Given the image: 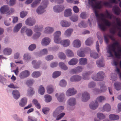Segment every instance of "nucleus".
Wrapping results in <instances>:
<instances>
[{
    "label": "nucleus",
    "instance_id": "46",
    "mask_svg": "<svg viewBox=\"0 0 121 121\" xmlns=\"http://www.w3.org/2000/svg\"><path fill=\"white\" fill-rule=\"evenodd\" d=\"M85 43L86 45L88 46H90L93 43L92 39L91 38H88L85 41Z\"/></svg>",
    "mask_w": 121,
    "mask_h": 121
},
{
    "label": "nucleus",
    "instance_id": "33",
    "mask_svg": "<svg viewBox=\"0 0 121 121\" xmlns=\"http://www.w3.org/2000/svg\"><path fill=\"white\" fill-rule=\"evenodd\" d=\"M41 74V73L40 72L35 71L32 73V76L33 77L37 78L39 77Z\"/></svg>",
    "mask_w": 121,
    "mask_h": 121
},
{
    "label": "nucleus",
    "instance_id": "57",
    "mask_svg": "<svg viewBox=\"0 0 121 121\" xmlns=\"http://www.w3.org/2000/svg\"><path fill=\"white\" fill-rule=\"evenodd\" d=\"M90 56L95 59H96L99 57L98 55L96 52H93L91 53L90 54Z\"/></svg>",
    "mask_w": 121,
    "mask_h": 121
},
{
    "label": "nucleus",
    "instance_id": "47",
    "mask_svg": "<svg viewBox=\"0 0 121 121\" xmlns=\"http://www.w3.org/2000/svg\"><path fill=\"white\" fill-rule=\"evenodd\" d=\"M60 72L56 71L54 72L53 73L52 77L53 78H56L59 76L61 74Z\"/></svg>",
    "mask_w": 121,
    "mask_h": 121
},
{
    "label": "nucleus",
    "instance_id": "54",
    "mask_svg": "<svg viewBox=\"0 0 121 121\" xmlns=\"http://www.w3.org/2000/svg\"><path fill=\"white\" fill-rule=\"evenodd\" d=\"M53 89L51 86H48L47 87V91L48 93L49 94L52 93L53 91Z\"/></svg>",
    "mask_w": 121,
    "mask_h": 121
},
{
    "label": "nucleus",
    "instance_id": "40",
    "mask_svg": "<svg viewBox=\"0 0 121 121\" xmlns=\"http://www.w3.org/2000/svg\"><path fill=\"white\" fill-rule=\"evenodd\" d=\"M59 65L60 67L62 69L65 70H66L68 69V68L64 64V63L62 62H60L59 63Z\"/></svg>",
    "mask_w": 121,
    "mask_h": 121
},
{
    "label": "nucleus",
    "instance_id": "45",
    "mask_svg": "<svg viewBox=\"0 0 121 121\" xmlns=\"http://www.w3.org/2000/svg\"><path fill=\"white\" fill-rule=\"evenodd\" d=\"M44 98H45V101L48 103L50 102L52 100V97L51 96L48 95H45Z\"/></svg>",
    "mask_w": 121,
    "mask_h": 121
},
{
    "label": "nucleus",
    "instance_id": "50",
    "mask_svg": "<svg viewBox=\"0 0 121 121\" xmlns=\"http://www.w3.org/2000/svg\"><path fill=\"white\" fill-rule=\"evenodd\" d=\"M36 45L35 44H32L30 45L28 49L30 51H32L36 48Z\"/></svg>",
    "mask_w": 121,
    "mask_h": 121
},
{
    "label": "nucleus",
    "instance_id": "15",
    "mask_svg": "<svg viewBox=\"0 0 121 121\" xmlns=\"http://www.w3.org/2000/svg\"><path fill=\"white\" fill-rule=\"evenodd\" d=\"M98 106V104L97 101H95V102H91L89 104L90 108L93 109H96Z\"/></svg>",
    "mask_w": 121,
    "mask_h": 121
},
{
    "label": "nucleus",
    "instance_id": "16",
    "mask_svg": "<svg viewBox=\"0 0 121 121\" xmlns=\"http://www.w3.org/2000/svg\"><path fill=\"white\" fill-rule=\"evenodd\" d=\"M12 94L14 98L16 99H18L20 96L19 92L17 90H15L13 91Z\"/></svg>",
    "mask_w": 121,
    "mask_h": 121
},
{
    "label": "nucleus",
    "instance_id": "64",
    "mask_svg": "<svg viewBox=\"0 0 121 121\" xmlns=\"http://www.w3.org/2000/svg\"><path fill=\"white\" fill-rule=\"evenodd\" d=\"M65 114L64 112H62L59 115L57 116L56 118V120H58L62 118L65 115Z\"/></svg>",
    "mask_w": 121,
    "mask_h": 121
},
{
    "label": "nucleus",
    "instance_id": "8",
    "mask_svg": "<svg viewBox=\"0 0 121 121\" xmlns=\"http://www.w3.org/2000/svg\"><path fill=\"white\" fill-rule=\"evenodd\" d=\"M54 11L56 13L61 12L63 11L64 9V7L63 5L59 6L56 5L53 7Z\"/></svg>",
    "mask_w": 121,
    "mask_h": 121
},
{
    "label": "nucleus",
    "instance_id": "27",
    "mask_svg": "<svg viewBox=\"0 0 121 121\" xmlns=\"http://www.w3.org/2000/svg\"><path fill=\"white\" fill-rule=\"evenodd\" d=\"M61 25L63 27H68L70 25V23L66 20H63L60 22Z\"/></svg>",
    "mask_w": 121,
    "mask_h": 121
},
{
    "label": "nucleus",
    "instance_id": "55",
    "mask_svg": "<svg viewBox=\"0 0 121 121\" xmlns=\"http://www.w3.org/2000/svg\"><path fill=\"white\" fill-rule=\"evenodd\" d=\"M64 109V106H60L58 107L56 109V111L58 112L59 113L62 112Z\"/></svg>",
    "mask_w": 121,
    "mask_h": 121
},
{
    "label": "nucleus",
    "instance_id": "26",
    "mask_svg": "<svg viewBox=\"0 0 121 121\" xmlns=\"http://www.w3.org/2000/svg\"><path fill=\"white\" fill-rule=\"evenodd\" d=\"M71 11L72 10L70 9H66L64 12V16L65 17H68L71 16L72 14Z\"/></svg>",
    "mask_w": 121,
    "mask_h": 121
},
{
    "label": "nucleus",
    "instance_id": "39",
    "mask_svg": "<svg viewBox=\"0 0 121 121\" xmlns=\"http://www.w3.org/2000/svg\"><path fill=\"white\" fill-rule=\"evenodd\" d=\"M103 109L104 111H109L111 109L110 106L108 104H106L103 107Z\"/></svg>",
    "mask_w": 121,
    "mask_h": 121
},
{
    "label": "nucleus",
    "instance_id": "32",
    "mask_svg": "<svg viewBox=\"0 0 121 121\" xmlns=\"http://www.w3.org/2000/svg\"><path fill=\"white\" fill-rule=\"evenodd\" d=\"M115 88L117 91H119L121 89V83L120 82H117L114 84Z\"/></svg>",
    "mask_w": 121,
    "mask_h": 121
},
{
    "label": "nucleus",
    "instance_id": "9",
    "mask_svg": "<svg viewBox=\"0 0 121 121\" xmlns=\"http://www.w3.org/2000/svg\"><path fill=\"white\" fill-rule=\"evenodd\" d=\"M41 64V61L40 60L37 61L36 60H33L32 62V64L33 65V68L36 69L39 68Z\"/></svg>",
    "mask_w": 121,
    "mask_h": 121
},
{
    "label": "nucleus",
    "instance_id": "10",
    "mask_svg": "<svg viewBox=\"0 0 121 121\" xmlns=\"http://www.w3.org/2000/svg\"><path fill=\"white\" fill-rule=\"evenodd\" d=\"M30 73L29 71L25 70L21 72L19 74V77L21 79H24L29 76Z\"/></svg>",
    "mask_w": 121,
    "mask_h": 121
},
{
    "label": "nucleus",
    "instance_id": "25",
    "mask_svg": "<svg viewBox=\"0 0 121 121\" xmlns=\"http://www.w3.org/2000/svg\"><path fill=\"white\" fill-rule=\"evenodd\" d=\"M31 58V56L28 53H25L23 56L24 60L28 62L30 60Z\"/></svg>",
    "mask_w": 121,
    "mask_h": 121
},
{
    "label": "nucleus",
    "instance_id": "7",
    "mask_svg": "<svg viewBox=\"0 0 121 121\" xmlns=\"http://www.w3.org/2000/svg\"><path fill=\"white\" fill-rule=\"evenodd\" d=\"M35 23V20L34 19L29 18H27L25 21L26 25L31 26H33Z\"/></svg>",
    "mask_w": 121,
    "mask_h": 121
},
{
    "label": "nucleus",
    "instance_id": "12",
    "mask_svg": "<svg viewBox=\"0 0 121 121\" xmlns=\"http://www.w3.org/2000/svg\"><path fill=\"white\" fill-rule=\"evenodd\" d=\"M67 104L70 106H73L76 103V101L75 99L74 98H69L68 100Z\"/></svg>",
    "mask_w": 121,
    "mask_h": 121
},
{
    "label": "nucleus",
    "instance_id": "31",
    "mask_svg": "<svg viewBox=\"0 0 121 121\" xmlns=\"http://www.w3.org/2000/svg\"><path fill=\"white\" fill-rule=\"evenodd\" d=\"M78 59L75 58L72 59L70 61L68 62L69 65H74L77 63Z\"/></svg>",
    "mask_w": 121,
    "mask_h": 121
},
{
    "label": "nucleus",
    "instance_id": "60",
    "mask_svg": "<svg viewBox=\"0 0 121 121\" xmlns=\"http://www.w3.org/2000/svg\"><path fill=\"white\" fill-rule=\"evenodd\" d=\"M49 109L47 107L44 108L42 109V111L45 114H47L48 112Z\"/></svg>",
    "mask_w": 121,
    "mask_h": 121
},
{
    "label": "nucleus",
    "instance_id": "29",
    "mask_svg": "<svg viewBox=\"0 0 121 121\" xmlns=\"http://www.w3.org/2000/svg\"><path fill=\"white\" fill-rule=\"evenodd\" d=\"M82 68L81 66H78L76 68L72 70V72L75 73H79L82 71Z\"/></svg>",
    "mask_w": 121,
    "mask_h": 121
},
{
    "label": "nucleus",
    "instance_id": "11",
    "mask_svg": "<svg viewBox=\"0 0 121 121\" xmlns=\"http://www.w3.org/2000/svg\"><path fill=\"white\" fill-rule=\"evenodd\" d=\"M93 72L92 71H90L83 73L82 75L83 79L86 80H89L90 78L89 76L92 74Z\"/></svg>",
    "mask_w": 121,
    "mask_h": 121
},
{
    "label": "nucleus",
    "instance_id": "48",
    "mask_svg": "<svg viewBox=\"0 0 121 121\" xmlns=\"http://www.w3.org/2000/svg\"><path fill=\"white\" fill-rule=\"evenodd\" d=\"M78 26L81 28H85L87 26V25L84 21H82L78 24Z\"/></svg>",
    "mask_w": 121,
    "mask_h": 121
},
{
    "label": "nucleus",
    "instance_id": "4",
    "mask_svg": "<svg viewBox=\"0 0 121 121\" xmlns=\"http://www.w3.org/2000/svg\"><path fill=\"white\" fill-rule=\"evenodd\" d=\"M61 34V32L60 31H57L54 33V39L55 43L57 44L60 43V41L61 40L60 37Z\"/></svg>",
    "mask_w": 121,
    "mask_h": 121
},
{
    "label": "nucleus",
    "instance_id": "52",
    "mask_svg": "<svg viewBox=\"0 0 121 121\" xmlns=\"http://www.w3.org/2000/svg\"><path fill=\"white\" fill-rule=\"evenodd\" d=\"M70 19L72 21L75 22L78 20V16L77 15H73L70 17Z\"/></svg>",
    "mask_w": 121,
    "mask_h": 121
},
{
    "label": "nucleus",
    "instance_id": "17",
    "mask_svg": "<svg viewBox=\"0 0 121 121\" xmlns=\"http://www.w3.org/2000/svg\"><path fill=\"white\" fill-rule=\"evenodd\" d=\"M70 41L68 39L63 40L60 41V43L64 47H67L68 46L69 44Z\"/></svg>",
    "mask_w": 121,
    "mask_h": 121
},
{
    "label": "nucleus",
    "instance_id": "37",
    "mask_svg": "<svg viewBox=\"0 0 121 121\" xmlns=\"http://www.w3.org/2000/svg\"><path fill=\"white\" fill-rule=\"evenodd\" d=\"M79 61L81 65H85L87 63V60L85 58H81L79 60Z\"/></svg>",
    "mask_w": 121,
    "mask_h": 121
},
{
    "label": "nucleus",
    "instance_id": "61",
    "mask_svg": "<svg viewBox=\"0 0 121 121\" xmlns=\"http://www.w3.org/2000/svg\"><path fill=\"white\" fill-rule=\"evenodd\" d=\"M28 28L26 26H23L21 29V33L22 34L26 32Z\"/></svg>",
    "mask_w": 121,
    "mask_h": 121
},
{
    "label": "nucleus",
    "instance_id": "53",
    "mask_svg": "<svg viewBox=\"0 0 121 121\" xmlns=\"http://www.w3.org/2000/svg\"><path fill=\"white\" fill-rule=\"evenodd\" d=\"M59 84L61 86L65 87V86L66 85V82L65 80H62L60 81Z\"/></svg>",
    "mask_w": 121,
    "mask_h": 121
},
{
    "label": "nucleus",
    "instance_id": "23",
    "mask_svg": "<svg viewBox=\"0 0 121 121\" xmlns=\"http://www.w3.org/2000/svg\"><path fill=\"white\" fill-rule=\"evenodd\" d=\"M112 11L116 15H119L121 12L120 9L118 7H114L112 8Z\"/></svg>",
    "mask_w": 121,
    "mask_h": 121
},
{
    "label": "nucleus",
    "instance_id": "36",
    "mask_svg": "<svg viewBox=\"0 0 121 121\" xmlns=\"http://www.w3.org/2000/svg\"><path fill=\"white\" fill-rule=\"evenodd\" d=\"M48 4L49 2L48 0H44L42 2L40 5L45 9Z\"/></svg>",
    "mask_w": 121,
    "mask_h": 121
},
{
    "label": "nucleus",
    "instance_id": "63",
    "mask_svg": "<svg viewBox=\"0 0 121 121\" xmlns=\"http://www.w3.org/2000/svg\"><path fill=\"white\" fill-rule=\"evenodd\" d=\"M59 56L60 58L64 59H65L66 56L64 53L62 52H60L59 54Z\"/></svg>",
    "mask_w": 121,
    "mask_h": 121
},
{
    "label": "nucleus",
    "instance_id": "41",
    "mask_svg": "<svg viewBox=\"0 0 121 121\" xmlns=\"http://www.w3.org/2000/svg\"><path fill=\"white\" fill-rule=\"evenodd\" d=\"M73 31V30L72 29H68L66 30L65 33V35L67 37H69L70 36Z\"/></svg>",
    "mask_w": 121,
    "mask_h": 121
},
{
    "label": "nucleus",
    "instance_id": "34",
    "mask_svg": "<svg viewBox=\"0 0 121 121\" xmlns=\"http://www.w3.org/2000/svg\"><path fill=\"white\" fill-rule=\"evenodd\" d=\"M65 52L67 56L69 57H73L74 56V54L72 51L70 49H67L65 51Z\"/></svg>",
    "mask_w": 121,
    "mask_h": 121
},
{
    "label": "nucleus",
    "instance_id": "20",
    "mask_svg": "<svg viewBox=\"0 0 121 121\" xmlns=\"http://www.w3.org/2000/svg\"><path fill=\"white\" fill-rule=\"evenodd\" d=\"M43 26L41 25L39 26L35 25L34 28V31L36 33H39V31H41L43 29Z\"/></svg>",
    "mask_w": 121,
    "mask_h": 121
},
{
    "label": "nucleus",
    "instance_id": "1",
    "mask_svg": "<svg viewBox=\"0 0 121 121\" xmlns=\"http://www.w3.org/2000/svg\"><path fill=\"white\" fill-rule=\"evenodd\" d=\"M97 0H88V4L93 9L99 28L103 31H104L106 30V28L102 23V20H104L105 25L108 27L111 26V23L110 22L105 19L107 18V15L103 13H101L100 15L99 14L97 9L101 8L102 2L101 1H97Z\"/></svg>",
    "mask_w": 121,
    "mask_h": 121
},
{
    "label": "nucleus",
    "instance_id": "5",
    "mask_svg": "<svg viewBox=\"0 0 121 121\" xmlns=\"http://www.w3.org/2000/svg\"><path fill=\"white\" fill-rule=\"evenodd\" d=\"M90 95L88 93L85 92L82 93L81 99L83 102H86L90 99Z\"/></svg>",
    "mask_w": 121,
    "mask_h": 121
},
{
    "label": "nucleus",
    "instance_id": "22",
    "mask_svg": "<svg viewBox=\"0 0 121 121\" xmlns=\"http://www.w3.org/2000/svg\"><path fill=\"white\" fill-rule=\"evenodd\" d=\"M96 64L98 67H101L104 66V61L103 59L98 60L96 61Z\"/></svg>",
    "mask_w": 121,
    "mask_h": 121
},
{
    "label": "nucleus",
    "instance_id": "35",
    "mask_svg": "<svg viewBox=\"0 0 121 121\" xmlns=\"http://www.w3.org/2000/svg\"><path fill=\"white\" fill-rule=\"evenodd\" d=\"M65 98V95L63 93H61L57 97V99L58 101L60 102H63L64 99Z\"/></svg>",
    "mask_w": 121,
    "mask_h": 121
},
{
    "label": "nucleus",
    "instance_id": "56",
    "mask_svg": "<svg viewBox=\"0 0 121 121\" xmlns=\"http://www.w3.org/2000/svg\"><path fill=\"white\" fill-rule=\"evenodd\" d=\"M98 118L100 119H104L105 118V116L103 114L98 113L97 114Z\"/></svg>",
    "mask_w": 121,
    "mask_h": 121
},
{
    "label": "nucleus",
    "instance_id": "13",
    "mask_svg": "<svg viewBox=\"0 0 121 121\" xmlns=\"http://www.w3.org/2000/svg\"><path fill=\"white\" fill-rule=\"evenodd\" d=\"M50 39L47 37L43 38L41 41V44L43 46H47L48 45L50 42Z\"/></svg>",
    "mask_w": 121,
    "mask_h": 121
},
{
    "label": "nucleus",
    "instance_id": "14",
    "mask_svg": "<svg viewBox=\"0 0 121 121\" xmlns=\"http://www.w3.org/2000/svg\"><path fill=\"white\" fill-rule=\"evenodd\" d=\"M27 102V98L25 97L23 98L20 101L19 105L21 107H24L26 104Z\"/></svg>",
    "mask_w": 121,
    "mask_h": 121
},
{
    "label": "nucleus",
    "instance_id": "18",
    "mask_svg": "<svg viewBox=\"0 0 121 121\" xmlns=\"http://www.w3.org/2000/svg\"><path fill=\"white\" fill-rule=\"evenodd\" d=\"M22 26V24L20 23L17 24L14 27L13 31L14 33H17L20 30Z\"/></svg>",
    "mask_w": 121,
    "mask_h": 121
},
{
    "label": "nucleus",
    "instance_id": "30",
    "mask_svg": "<svg viewBox=\"0 0 121 121\" xmlns=\"http://www.w3.org/2000/svg\"><path fill=\"white\" fill-rule=\"evenodd\" d=\"M110 119L111 120H117L119 118V116L117 115L111 114L109 115Z\"/></svg>",
    "mask_w": 121,
    "mask_h": 121
},
{
    "label": "nucleus",
    "instance_id": "42",
    "mask_svg": "<svg viewBox=\"0 0 121 121\" xmlns=\"http://www.w3.org/2000/svg\"><path fill=\"white\" fill-rule=\"evenodd\" d=\"M54 30L53 28L50 27H47L45 31V32L46 33H51Z\"/></svg>",
    "mask_w": 121,
    "mask_h": 121
},
{
    "label": "nucleus",
    "instance_id": "24",
    "mask_svg": "<svg viewBox=\"0 0 121 121\" xmlns=\"http://www.w3.org/2000/svg\"><path fill=\"white\" fill-rule=\"evenodd\" d=\"M0 11L2 14H5L8 12V6L4 5L2 6L0 9Z\"/></svg>",
    "mask_w": 121,
    "mask_h": 121
},
{
    "label": "nucleus",
    "instance_id": "3",
    "mask_svg": "<svg viewBox=\"0 0 121 121\" xmlns=\"http://www.w3.org/2000/svg\"><path fill=\"white\" fill-rule=\"evenodd\" d=\"M104 73L102 71L98 72L96 75H93L91 76L92 79L96 81H100L103 80Z\"/></svg>",
    "mask_w": 121,
    "mask_h": 121
},
{
    "label": "nucleus",
    "instance_id": "2",
    "mask_svg": "<svg viewBox=\"0 0 121 121\" xmlns=\"http://www.w3.org/2000/svg\"><path fill=\"white\" fill-rule=\"evenodd\" d=\"M109 37L113 41H116L112 44L109 46L107 51V52L109 54V57H113V55L112 52V50L114 51L115 53V56L117 58H120L121 57L120 55L119 52H117L116 51V48H119L120 47L119 43L117 41H116L115 39L113 36L112 35H110Z\"/></svg>",
    "mask_w": 121,
    "mask_h": 121
},
{
    "label": "nucleus",
    "instance_id": "49",
    "mask_svg": "<svg viewBox=\"0 0 121 121\" xmlns=\"http://www.w3.org/2000/svg\"><path fill=\"white\" fill-rule=\"evenodd\" d=\"M41 35L40 33H36L33 36L32 39H37Z\"/></svg>",
    "mask_w": 121,
    "mask_h": 121
},
{
    "label": "nucleus",
    "instance_id": "51",
    "mask_svg": "<svg viewBox=\"0 0 121 121\" xmlns=\"http://www.w3.org/2000/svg\"><path fill=\"white\" fill-rule=\"evenodd\" d=\"M26 34L27 36L30 37L32 34L33 31L31 29L28 28Z\"/></svg>",
    "mask_w": 121,
    "mask_h": 121
},
{
    "label": "nucleus",
    "instance_id": "38",
    "mask_svg": "<svg viewBox=\"0 0 121 121\" xmlns=\"http://www.w3.org/2000/svg\"><path fill=\"white\" fill-rule=\"evenodd\" d=\"M78 55L80 57H84L85 56V51L78 50L77 52Z\"/></svg>",
    "mask_w": 121,
    "mask_h": 121
},
{
    "label": "nucleus",
    "instance_id": "58",
    "mask_svg": "<svg viewBox=\"0 0 121 121\" xmlns=\"http://www.w3.org/2000/svg\"><path fill=\"white\" fill-rule=\"evenodd\" d=\"M106 12L107 14L106 16L107 18L110 19H112L113 17H114V16L112 14H111L109 13L107 10H106Z\"/></svg>",
    "mask_w": 121,
    "mask_h": 121
},
{
    "label": "nucleus",
    "instance_id": "59",
    "mask_svg": "<svg viewBox=\"0 0 121 121\" xmlns=\"http://www.w3.org/2000/svg\"><path fill=\"white\" fill-rule=\"evenodd\" d=\"M95 86V83L93 81H91L89 82L88 84L89 88H92L94 87Z\"/></svg>",
    "mask_w": 121,
    "mask_h": 121
},
{
    "label": "nucleus",
    "instance_id": "19",
    "mask_svg": "<svg viewBox=\"0 0 121 121\" xmlns=\"http://www.w3.org/2000/svg\"><path fill=\"white\" fill-rule=\"evenodd\" d=\"M0 81L1 83L3 85V86L4 88L5 87H8L6 80L1 75H0Z\"/></svg>",
    "mask_w": 121,
    "mask_h": 121
},
{
    "label": "nucleus",
    "instance_id": "28",
    "mask_svg": "<svg viewBox=\"0 0 121 121\" xmlns=\"http://www.w3.org/2000/svg\"><path fill=\"white\" fill-rule=\"evenodd\" d=\"M73 45L74 47L78 48L80 47L81 44L79 40L76 39L74 40L73 43Z\"/></svg>",
    "mask_w": 121,
    "mask_h": 121
},
{
    "label": "nucleus",
    "instance_id": "6",
    "mask_svg": "<svg viewBox=\"0 0 121 121\" xmlns=\"http://www.w3.org/2000/svg\"><path fill=\"white\" fill-rule=\"evenodd\" d=\"M77 91L73 88L69 89L66 92V95L67 96L74 95L77 93Z\"/></svg>",
    "mask_w": 121,
    "mask_h": 121
},
{
    "label": "nucleus",
    "instance_id": "21",
    "mask_svg": "<svg viewBox=\"0 0 121 121\" xmlns=\"http://www.w3.org/2000/svg\"><path fill=\"white\" fill-rule=\"evenodd\" d=\"M46 10L45 9L40 5H39L37 8L36 11L38 14H41L44 13Z\"/></svg>",
    "mask_w": 121,
    "mask_h": 121
},
{
    "label": "nucleus",
    "instance_id": "62",
    "mask_svg": "<svg viewBox=\"0 0 121 121\" xmlns=\"http://www.w3.org/2000/svg\"><path fill=\"white\" fill-rule=\"evenodd\" d=\"M28 121H37V119L35 117L28 116Z\"/></svg>",
    "mask_w": 121,
    "mask_h": 121
},
{
    "label": "nucleus",
    "instance_id": "44",
    "mask_svg": "<svg viewBox=\"0 0 121 121\" xmlns=\"http://www.w3.org/2000/svg\"><path fill=\"white\" fill-rule=\"evenodd\" d=\"M48 50L46 49H44L40 51L39 54V56L45 55L48 54Z\"/></svg>",
    "mask_w": 121,
    "mask_h": 121
},
{
    "label": "nucleus",
    "instance_id": "43",
    "mask_svg": "<svg viewBox=\"0 0 121 121\" xmlns=\"http://www.w3.org/2000/svg\"><path fill=\"white\" fill-rule=\"evenodd\" d=\"M45 90L44 87L42 85H40L39 86V93L41 95H43L45 92Z\"/></svg>",
    "mask_w": 121,
    "mask_h": 121
}]
</instances>
